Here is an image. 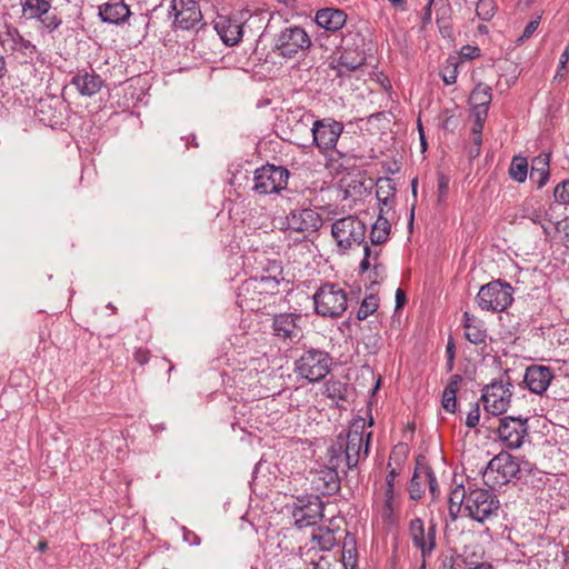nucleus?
I'll return each mask as SVG.
<instances>
[{"label":"nucleus","mask_w":569,"mask_h":569,"mask_svg":"<svg viewBox=\"0 0 569 569\" xmlns=\"http://www.w3.org/2000/svg\"><path fill=\"white\" fill-rule=\"evenodd\" d=\"M289 124L293 123L297 130H309L311 132V144L316 147L321 154L333 151L337 154L336 160L347 158V153L337 149V143L343 132L345 126L341 121L333 118L315 119V114L303 108H297L287 117Z\"/></svg>","instance_id":"1"},{"label":"nucleus","mask_w":569,"mask_h":569,"mask_svg":"<svg viewBox=\"0 0 569 569\" xmlns=\"http://www.w3.org/2000/svg\"><path fill=\"white\" fill-rule=\"evenodd\" d=\"M367 421L358 417L352 420L348 431L340 432L336 441L328 448L327 457L329 463L341 465L346 462L348 470L358 467L361 460H366L370 452V440L372 432L365 438Z\"/></svg>","instance_id":"2"},{"label":"nucleus","mask_w":569,"mask_h":569,"mask_svg":"<svg viewBox=\"0 0 569 569\" xmlns=\"http://www.w3.org/2000/svg\"><path fill=\"white\" fill-rule=\"evenodd\" d=\"M485 485L489 488L501 487L512 480L535 483V478L545 485V473L528 460L519 459L502 451L496 455L482 472Z\"/></svg>","instance_id":"3"},{"label":"nucleus","mask_w":569,"mask_h":569,"mask_svg":"<svg viewBox=\"0 0 569 569\" xmlns=\"http://www.w3.org/2000/svg\"><path fill=\"white\" fill-rule=\"evenodd\" d=\"M279 292L274 282L253 276L238 287L236 303L242 311L270 315L269 309L276 305Z\"/></svg>","instance_id":"4"},{"label":"nucleus","mask_w":569,"mask_h":569,"mask_svg":"<svg viewBox=\"0 0 569 569\" xmlns=\"http://www.w3.org/2000/svg\"><path fill=\"white\" fill-rule=\"evenodd\" d=\"M332 357L326 350L309 347L295 360L293 372L308 382H319L330 372Z\"/></svg>","instance_id":"5"},{"label":"nucleus","mask_w":569,"mask_h":569,"mask_svg":"<svg viewBox=\"0 0 569 569\" xmlns=\"http://www.w3.org/2000/svg\"><path fill=\"white\" fill-rule=\"evenodd\" d=\"M513 293L515 289L509 282L497 279L480 287L476 302L483 311L500 313L512 305Z\"/></svg>","instance_id":"6"},{"label":"nucleus","mask_w":569,"mask_h":569,"mask_svg":"<svg viewBox=\"0 0 569 569\" xmlns=\"http://www.w3.org/2000/svg\"><path fill=\"white\" fill-rule=\"evenodd\" d=\"M311 47V39L306 30L299 26L282 29L273 38V52L286 59L301 58Z\"/></svg>","instance_id":"7"},{"label":"nucleus","mask_w":569,"mask_h":569,"mask_svg":"<svg viewBox=\"0 0 569 569\" xmlns=\"http://www.w3.org/2000/svg\"><path fill=\"white\" fill-rule=\"evenodd\" d=\"M290 176L286 167L266 163L253 171L251 190L257 196L279 194L287 188Z\"/></svg>","instance_id":"8"},{"label":"nucleus","mask_w":569,"mask_h":569,"mask_svg":"<svg viewBox=\"0 0 569 569\" xmlns=\"http://www.w3.org/2000/svg\"><path fill=\"white\" fill-rule=\"evenodd\" d=\"M313 305L318 316L338 318L347 309V293L338 284L326 282L313 295Z\"/></svg>","instance_id":"9"},{"label":"nucleus","mask_w":569,"mask_h":569,"mask_svg":"<svg viewBox=\"0 0 569 569\" xmlns=\"http://www.w3.org/2000/svg\"><path fill=\"white\" fill-rule=\"evenodd\" d=\"M367 227L356 216H346L336 220L331 226V234L340 250L347 251L352 246H361L366 242Z\"/></svg>","instance_id":"10"},{"label":"nucleus","mask_w":569,"mask_h":569,"mask_svg":"<svg viewBox=\"0 0 569 569\" xmlns=\"http://www.w3.org/2000/svg\"><path fill=\"white\" fill-rule=\"evenodd\" d=\"M500 502L496 493L488 489L476 488L467 492L466 511L477 522H485L497 516Z\"/></svg>","instance_id":"11"},{"label":"nucleus","mask_w":569,"mask_h":569,"mask_svg":"<svg viewBox=\"0 0 569 569\" xmlns=\"http://www.w3.org/2000/svg\"><path fill=\"white\" fill-rule=\"evenodd\" d=\"M302 316L298 312L274 313L271 319V336L283 346H292L303 338V329L300 326Z\"/></svg>","instance_id":"12"},{"label":"nucleus","mask_w":569,"mask_h":569,"mask_svg":"<svg viewBox=\"0 0 569 569\" xmlns=\"http://www.w3.org/2000/svg\"><path fill=\"white\" fill-rule=\"evenodd\" d=\"M512 388L513 385L508 376L485 386L480 401L483 402L486 411L492 416L506 412L512 396Z\"/></svg>","instance_id":"13"},{"label":"nucleus","mask_w":569,"mask_h":569,"mask_svg":"<svg viewBox=\"0 0 569 569\" xmlns=\"http://www.w3.org/2000/svg\"><path fill=\"white\" fill-rule=\"evenodd\" d=\"M408 532L412 546L420 551V558H430L437 548V523L430 520L426 527L425 521L416 517L410 520Z\"/></svg>","instance_id":"14"},{"label":"nucleus","mask_w":569,"mask_h":569,"mask_svg":"<svg viewBox=\"0 0 569 569\" xmlns=\"http://www.w3.org/2000/svg\"><path fill=\"white\" fill-rule=\"evenodd\" d=\"M528 417L522 416L499 418L498 437L508 449H518L523 445L528 436Z\"/></svg>","instance_id":"15"},{"label":"nucleus","mask_w":569,"mask_h":569,"mask_svg":"<svg viewBox=\"0 0 569 569\" xmlns=\"http://www.w3.org/2000/svg\"><path fill=\"white\" fill-rule=\"evenodd\" d=\"M322 227L321 216L313 209L291 210L284 219L283 229L296 232H316Z\"/></svg>","instance_id":"16"},{"label":"nucleus","mask_w":569,"mask_h":569,"mask_svg":"<svg viewBox=\"0 0 569 569\" xmlns=\"http://www.w3.org/2000/svg\"><path fill=\"white\" fill-rule=\"evenodd\" d=\"M171 11L174 12L176 29H194L202 20L200 7L194 0H172Z\"/></svg>","instance_id":"17"},{"label":"nucleus","mask_w":569,"mask_h":569,"mask_svg":"<svg viewBox=\"0 0 569 569\" xmlns=\"http://www.w3.org/2000/svg\"><path fill=\"white\" fill-rule=\"evenodd\" d=\"M253 264L252 268L257 273H261L258 276V279L263 281H272L276 284V288L280 287V283L284 280L282 272V262L278 259H271L267 256L266 252H256L252 256Z\"/></svg>","instance_id":"18"},{"label":"nucleus","mask_w":569,"mask_h":569,"mask_svg":"<svg viewBox=\"0 0 569 569\" xmlns=\"http://www.w3.org/2000/svg\"><path fill=\"white\" fill-rule=\"evenodd\" d=\"M299 501L301 505L292 511L296 525L299 528L312 526L318 519L322 518L325 506L318 496L308 497L306 502L302 499H299Z\"/></svg>","instance_id":"19"},{"label":"nucleus","mask_w":569,"mask_h":569,"mask_svg":"<svg viewBox=\"0 0 569 569\" xmlns=\"http://www.w3.org/2000/svg\"><path fill=\"white\" fill-rule=\"evenodd\" d=\"M553 372L550 367L531 365L523 376V383L532 393L543 395L553 379Z\"/></svg>","instance_id":"20"},{"label":"nucleus","mask_w":569,"mask_h":569,"mask_svg":"<svg viewBox=\"0 0 569 569\" xmlns=\"http://www.w3.org/2000/svg\"><path fill=\"white\" fill-rule=\"evenodd\" d=\"M214 30L226 46H236L243 36V23L230 16H218L214 20Z\"/></svg>","instance_id":"21"},{"label":"nucleus","mask_w":569,"mask_h":569,"mask_svg":"<svg viewBox=\"0 0 569 569\" xmlns=\"http://www.w3.org/2000/svg\"><path fill=\"white\" fill-rule=\"evenodd\" d=\"M2 42L8 43L11 51L20 53L26 62L32 61L38 54L37 47L26 39L17 28H9Z\"/></svg>","instance_id":"22"},{"label":"nucleus","mask_w":569,"mask_h":569,"mask_svg":"<svg viewBox=\"0 0 569 569\" xmlns=\"http://www.w3.org/2000/svg\"><path fill=\"white\" fill-rule=\"evenodd\" d=\"M78 92L84 97H92L98 93L104 84L102 78L93 70H80L70 80Z\"/></svg>","instance_id":"23"},{"label":"nucleus","mask_w":569,"mask_h":569,"mask_svg":"<svg viewBox=\"0 0 569 569\" xmlns=\"http://www.w3.org/2000/svg\"><path fill=\"white\" fill-rule=\"evenodd\" d=\"M340 465L329 463L320 470L313 480L316 488L323 496H332L340 490L341 480L338 473Z\"/></svg>","instance_id":"24"},{"label":"nucleus","mask_w":569,"mask_h":569,"mask_svg":"<svg viewBox=\"0 0 569 569\" xmlns=\"http://www.w3.org/2000/svg\"><path fill=\"white\" fill-rule=\"evenodd\" d=\"M99 17L103 22L121 24L130 17V9L124 0H109L99 7Z\"/></svg>","instance_id":"25"},{"label":"nucleus","mask_w":569,"mask_h":569,"mask_svg":"<svg viewBox=\"0 0 569 569\" xmlns=\"http://www.w3.org/2000/svg\"><path fill=\"white\" fill-rule=\"evenodd\" d=\"M462 326L465 328V338L472 345L486 343L488 331L485 322L476 316L465 311L462 315Z\"/></svg>","instance_id":"26"},{"label":"nucleus","mask_w":569,"mask_h":569,"mask_svg":"<svg viewBox=\"0 0 569 569\" xmlns=\"http://www.w3.org/2000/svg\"><path fill=\"white\" fill-rule=\"evenodd\" d=\"M347 20V14L341 9L323 8L316 13V23L327 31L340 30Z\"/></svg>","instance_id":"27"},{"label":"nucleus","mask_w":569,"mask_h":569,"mask_svg":"<svg viewBox=\"0 0 569 569\" xmlns=\"http://www.w3.org/2000/svg\"><path fill=\"white\" fill-rule=\"evenodd\" d=\"M347 48H345L343 52L339 57L337 64H330V67L336 70L337 77L343 78L348 76L350 72L358 70L366 63V56L363 51H356V57L351 56Z\"/></svg>","instance_id":"28"},{"label":"nucleus","mask_w":569,"mask_h":569,"mask_svg":"<svg viewBox=\"0 0 569 569\" xmlns=\"http://www.w3.org/2000/svg\"><path fill=\"white\" fill-rule=\"evenodd\" d=\"M550 153H540L531 161L530 180L538 189L545 187L550 178Z\"/></svg>","instance_id":"29"},{"label":"nucleus","mask_w":569,"mask_h":569,"mask_svg":"<svg viewBox=\"0 0 569 569\" xmlns=\"http://www.w3.org/2000/svg\"><path fill=\"white\" fill-rule=\"evenodd\" d=\"M391 231V223L388 217H385V209L380 208L379 216L372 224L369 240L373 246H380L388 241Z\"/></svg>","instance_id":"30"},{"label":"nucleus","mask_w":569,"mask_h":569,"mask_svg":"<svg viewBox=\"0 0 569 569\" xmlns=\"http://www.w3.org/2000/svg\"><path fill=\"white\" fill-rule=\"evenodd\" d=\"M469 100L472 104V111L488 113L492 100L491 87L479 82L471 91Z\"/></svg>","instance_id":"31"},{"label":"nucleus","mask_w":569,"mask_h":569,"mask_svg":"<svg viewBox=\"0 0 569 569\" xmlns=\"http://www.w3.org/2000/svg\"><path fill=\"white\" fill-rule=\"evenodd\" d=\"M423 460H425L423 456H419L417 458L416 468H415L412 478L408 486V492H409L410 499H412V500H419L425 493L426 481H425L423 471H422Z\"/></svg>","instance_id":"32"},{"label":"nucleus","mask_w":569,"mask_h":569,"mask_svg":"<svg viewBox=\"0 0 569 569\" xmlns=\"http://www.w3.org/2000/svg\"><path fill=\"white\" fill-rule=\"evenodd\" d=\"M348 388V383L331 378L323 383L322 395L336 402L346 401Z\"/></svg>","instance_id":"33"},{"label":"nucleus","mask_w":569,"mask_h":569,"mask_svg":"<svg viewBox=\"0 0 569 569\" xmlns=\"http://www.w3.org/2000/svg\"><path fill=\"white\" fill-rule=\"evenodd\" d=\"M52 0H20L22 13L28 19L42 17V13L50 11Z\"/></svg>","instance_id":"34"},{"label":"nucleus","mask_w":569,"mask_h":569,"mask_svg":"<svg viewBox=\"0 0 569 569\" xmlns=\"http://www.w3.org/2000/svg\"><path fill=\"white\" fill-rule=\"evenodd\" d=\"M449 507L448 511L451 517V519L455 521L458 517V513L461 510V507L466 509V501H467V491L462 485L457 486L449 496Z\"/></svg>","instance_id":"35"},{"label":"nucleus","mask_w":569,"mask_h":569,"mask_svg":"<svg viewBox=\"0 0 569 569\" xmlns=\"http://www.w3.org/2000/svg\"><path fill=\"white\" fill-rule=\"evenodd\" d=\"M312 540L317 542L320 550L325 551L331 550L337 545L335 531L328 527L317 528L312 533Z\"/></svg>","instance_id":"36"},{"label":"nucleus","mask_w":569,"mask_h":569,"mask_svg":"<svg viewBox=\"0 0 569 569\" xmlns=\"http://www.w3.org/2000/svg\"><path fill=\"white\" fill-rule=\"evenodd\" d=\"M528 174V161L525 157L515 156L509 167V176L512 180L522 183Z\"/></svg>","instance_id":"37"},{"label":"nucleus","mask_w":569,"mask_h":569,"mask_svg":"<svg viewBox=\"0 0 569 569\" xmlns=\"http://www.w3.org/2000/svg\"><path fill=\"white\" fill-rule=\"evenodd\" d=\"M546 212L541 206L535 207L532 199H527L521 206V217L529 219L535 224H541V219L545 218Z\"/></svg>","instance_id":"38"},{"label":"nucleus","mask_w":569,"mask_h":569,"mask_svg":"<svg viewBox=\"0 0 569 569\" xmlns=\"http://www.w3.org/2000/svg\"><path fill=\"white\" fill-rule=\"evenodd\" d=\"M458 66H459V58L457 57H449L447 59V64L441 70V78L442 81L447 86L455 84L458 77Z\"/></svg>","instance_id":"39"},{"label":"nucleus","mask_w":569,"mask_h":569,"mask_svg":"<svg viewBox=\"0 0 569 569\" xmlns=\"http://www.w3.org/2000/svg\"><path fill=\"white\" fill-rule=\"evenodd\" d=\"M39 20L43 27L49 33L57 30L62 24V19L57 13V9H50V11H46L42 13V17L36 18Z\"/></svg>","instance_id":"40"},{"label":"nucleus","mask_w":569,"mask_h":569,"mask_svg":"<svg viewBox=\"0 0 569 569\" xmlns=\"http://www.w3.org/2000/svg\"><path fill=\"white\" fill-rule=\"evenodd\" d=\"M396 187L390 178H379L376 184V197L381 199H395Z\"/></svg>","instance_id":"41"},{"label":"nucleus","mask_w":569,"mask_h":569,"mask_svg":"<svg viewBox=\"0 0 569 569\" xmlns=\"http://www.w3.org/2000/svg\"><path fill=\"white\" fill-rule=\"evenodd\" d=\"M378 306H379V299L376 295L367 296L362 300V302L357 311V318L359 320H365L366 318H368L370 315H372L377 310Z\"/></svg>","instance_id":"42"},{"label":"nucleus","mask_w":569,"mask_h":569,"mask_svg":"<svg viewBox=\"0 0 569 569\" xmlns=\"http://www.w3.org/2000/svg\"><path fill=\"white\" fill-rule=\"evenodd\" d=\"M497 10V6L493 0H479L476 6V12L480 20L490 21Z\"/></svg>","instance_id":"43"},{"label":"nucleus","mask_w":569,"mask_h":569,"mask_svg":"<svg viewBox=\"0 0 569 569\" xmlns=\"http://www.w3.org/2000/svg\"><path fill=\"white\" fill-rule=\"evenodd\" d=\"M422 471H423L425 481L428 483L429 492L432 497V500H436L440 495L436 475H435L432 468L428 463H425V462H423Z\"/></svg>","instance_id":"44"},{"label":"nucleus","mask_w":569,"mask_h":569,"mask_svg":"<svg viewBox=\"0 0 569 569\" xmlns=\"http://www.w3.org/2000/svg\"><path fill=\"white\" fill-rule=\"evenodd\" d=\"M553 200L557 204L569 207V179L559 182L555 187Z\"/></svg>","instance_id":"45"},{"label":"nucleus","mask_w":569,"mask_h":569,"mask_svg":"<svg viewBox=\"0 0 569 569\" xmlns=\"http://www.w3.org/2000/svg\"><path fill=\"white\" fill-rule=\"evenodd\" d=\"M541 17L537 16L536 19L529 21L523 29L522 34L517 39V44H522L525 41L530 39L532 34L536 32L540 24Z\"/></svg>","instance_id":"46"},{"label":"nucleus","mask_w":569,"mask_h":569,"mask_svg":"<svg viewBox=\"0 0 569 569\" xmlns=\"http://www.w3.org/2000/svg\"><path fill=\"white\" fill-rule=\"evenodd\" d=\"M441 406L445 411L455 413L457 410V395L443 390Z\"/></svg>","instance_id":"47"},{"label":"nucleus","mask_w":569,"mask_h":569,"mask_svg":"<svg viewBox=\"0 0 569 569\" xmlns=\"http://www.w3.org/2000/svg\"><path fill=\"white\" fill-rule=\"evenodd\" d=\"M369 278L372 284L381 282L386 278V266L381 262L372 263Z\"/></svg>","instance_id":"48"},{"label":"nucleus","mask_w":569,"mask_h":569,"mask_svg":"<svg viewBox=\"0 0 569 569\" xmlns=\"http://www.w3.org/2000/svg\"><path fill=\"white\" fill-rule=\"evenodd\" d=\"M473 116V126L471 128L472 134H482L483 126L487 120L488 113L479 112V111H472Z\"/></svg>","instance_id":"49"},{"label":"nucleus","mask_w":569,"mask_h":569,"mask_svg":"<svg viewBox=\"0 0 569 569\" xmlns=\"http://www.w3.org/2000/svg\"><path fill=\"white\" fill-rule=\"evenodd\" d=\"M479 421H480V406H479V402H475L472 405V408L470 409V411L467 415L466 426L471 429V428L477 427Z\"/></svg>","instance_id":"50"},{"label":"nucleus","mask_w":569,"mask_h":569,"mask_svg":"<svg viewBox=\"0 0 569 569\" xmlns=\"http://www.w3.org/2000/svg\"><path fill=\"white\" fill-rule=\"evenodd\" d=\"M480 48L476 46H463L460 50L459 61L472 60L480 57Z\"/></svg>","instance_id":"51"},{"label":"nucleus","mask_w":569,"mask_h":569,"mask_svg":"<svg viewBox=\"0 0 569 569\" xmlns=\"http://www.w3.org/2000/svg\"><path fill=\"white\" fill-rule=\"evenodd\" d=\"M407 452V446L403 443H399L393 447L389 459L393 460L397 465H400L405 461Z\"/></svg>","instance_id":"52"},{"label":"nucleus","mask_w":569,"mask_h":569,"mask_svg":"<svg viewBox=\"0 0 569 569\" xmlns=\"http://www.w3.org/2000/svg\"><path fill=\"white\" fill-rule=\"evenodd\" d=\"M132 356H133V360L138 365L144 366L150 360V350L148 348L139 347V348H136Z\"/></svg>","instance_id":"53"},{"label":"nucleus","mask_w":569,"mask_h":569,"mask_svg":"<svg viewBox=\"0 0 569 569\" xmlns=\"http://www.w3.org/2000/svg\"><path fill=\"white\" fill-rule=\"evenodd\" d=\"M371 254H372V249L369 247L368 243H365L363 246V258L360 262V266H359V269H360V272H366L368 270H371V267H372V263H371Z\"/></svg>","instance_id":"54"},{"label":"nucleus","mask_w":569,"mask_h":569,"mask_svg":"<svg viewBox=\"0 0 569 569\" xmlns=\"http://www.w3.org/2000/svg\"><path fill=\"white\" fill-rule=\"evenodd\" d=\"M462 381H463L462 376H460L458 373L452 375L449 378V381H448V383H447V386L445 388V391H448V392L457 395L458 391H459V387H460Z\"/></svg>","instance_id":"55"},{"label":"nucleus","mask_w":569,"mask_h":569,"mask_svg":"<svg viewBox=\"0 0 569 569\" xmlns=\"http://www.w3.org/2000/svg\"><path fill=\"white\" fill-rule=\"evenodd\" d=\"M459 561L467 563L466 560L460 556H447L442 560L441 569H458V567L460 566Z\"/></svg>","instance_id":"56"},{"label":"nucleus","mask_w":569,"mask_h":569,"mask_svg":"<svg viewBox=\"0 0 569 569\" xmlns=\"http://www.w3.org/2000/svg\"><path fill=\"white\" fill-rule=\"evenodd\" d=\"M44 108H46V104H44V103H41L39 111H40V113H42L43 116H46V113H47V112H46V110H44ZM40 120H41V121H43V122H44V121H48V123H49L51 127H53V126H58V124H61V123H62V121H61V114H60V116H57L56 113H53L52 116H48V117H41V118H40Z\"/></svg>","instance_id":"57"},{"label":"nucleus","mask_w":569,"mask_h":569,"mask_svg":"<svg viewBox=\"0 0 569 569\" xmlns=\"http://www.w3.org/2000/svg\"><path fill=\"white\" fill-rule=\"evenodd\" d=\"M438 193L439 197H445L449 189V179L445 174H439L438 177Z\"/></svg>","instance_id":"58"},{"label":"nucleus","mask_w":569,"mask_h":569,"mask_svg":"<svg viewBox=\"0 0 569 569\" xmlns=\"http://www.w3.org/2000/svg\"><path fill=\"white\" fill-rule=\"evenodd\" d=\"M435 3V0H428V3L423 8V13L421 17L422 26L426 27L431 23V14H432V4Z\"/></svg>","instance_id":"59"},{"label":"nucleus","mask_w":569,"mask_h":569,"mask_svg":"<svg viewBox=\"0 0 569 569\" xmlns=\"http://www.w3.org/2000/svg\"><path fill=\"white\" fill-rule=\"evenodd\" d=\"M406 302H407L406 292L401 288H398L396 291V309L399 310V309L403 308Z\"/></svg>","instance_id":"60"},{"label":"nucleus","mask_w":569,"mask_h":569,"mask_svg":"<svg viewBox=\"0 0 569 569\" xmlns=\"http://www.w3.org/2000/svg\"><path fill=\"white\" fill-rule=\"evenodd\" d=\"M472 146L476 147V152L472 154V158H476L480 154L481 144H482V134H472Z\"/></svg>","instance_id":"61"},{"label":"nucleus","mask_w":569,"mask_h":569,"mask_svg":"<svg viewBox=\"0 0 569 569\" xmlns=\"http://www.w3.org/2000/svg\"><path fill=\"white\" fill-rule=\"evenodd\" d=\"M380 204V208L385 209V217L392 210L393 199H381L377 198Z\"/></svg>","instance_id":"62"},{"label":"nucleus","mask_w":569,"mask_h":569,"mask_svg":"<svg viewBox=\"0 0 569 569\" xmlns=\"http://www.w3.org/2000/svg\"><path fill=\"white\" fill-rule=\"evenodd\" d=\"M466 566H467L466 569H493L492 565L488 563V562H480V563L470 562V563H466Z\"/></svg>","instance_id":"63"},{"label":"nucleus","mask_w":569,"mask_h":569,"mask_svg":"<svg viewBox=\"0 0 569 569\" xmlns=\"http://www.w3.org/2000/svg\"><path fill=\"white\" fill-rule=\"evenodd\" d=\"M561 227L566 240L569 242V219H565L561 222H557V229L559 230Z\"/></svg>","instance_id":"64"}]
</instances>
